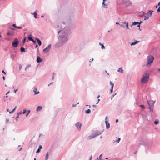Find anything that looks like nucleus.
<instances>
[{
    "mask_svg": "<svg viewBox=\"0 0 160 160\" xmlns=\"http://www.w3.org/2000/svg\"><path fill=\"white\" fill-rule=\"evenodd\" d=\"M148 60L147 62V65L148 66H150L151 64L153 62L154 60V57L153 56H148L147 57Z\"/></svg>",
    "mask_w": 160,
    "mask_h": 160,
    "instance_id": "nucleus-1",
    "label": "nucleus"
},
{
    "mask_svg": "<svg viewBox=\"0 0 160 160\" xmlns=\"http://www.w3.org/2000/svg\"><path fill=\"white\" fill-rule=\"evenodd\" d=\"M149 78L148 75L146 73L143 75V77L141 80V82L142 83H144L146 82L148 80Z\"/></svg>",
    "mask_w": 160,
    "mask_h": 160,
    "instance_id": "nucleus-2",
    "label": "nucleus"
},
{
    "mask_svg": "<svg viewBox=\"0 0 160 160\" xmlns=\"http://www.w3.org/2000/svg\"><path fill=\"white\" fill-rule=\"evenodd\" d=\"M148 103L149 106V108L150 109V111L151 112H152L153 110L151 108H152L155 102L152 101H148Z\"/></svg>",
    "mask_w": 160,
    "mask_h": 160,
    "instance_id": "nucleus-3",
    "label": "nucleus"
},
{
    "mask_svg": "<svg viewBox=\"0 0 160 160\" xmlns=\"http://www.w3.org/2000/svg\"><path fill=\"white\" fill-rule=\"evenodd\" d=\"M18 39L15 38L12 42V46L14 48H16L18 47Z\"/></svg>",
    "mask_w": 160,
    "mask_h": 160,
    "instance_id": "nucleus-4",
    "label": "nucleus"
},
{
    "mask_svg": "<svg viewBox=\"0 0 160 160\" xmlns=\"http://www.w3.org/2000/svg\"><path fill=\"white\" fill-rule=\"evenodd\" d=\"M99 134H98L97 132H95L94 133H93V135L89 136V139H91L93 138H94L98 136L99 135Z\"/></svg>",
    "mask_w": 160,
    "mask_h": 160,
    "instance_id": "nucleus-5",
    "label": "nucleus"
},
{
    "mask_svg": "<svg viewBox=\"0 0 160 160\" xmlns=\"http://www.w3.org/2000/svg\"><path fill=\"white\" fill-rule=\"evenodd\" d=\"M51 44L48 45V47L43 50V52L45 53L47 52L50 50V49L51 48Z\"/></svg>",
    "mask_w": 160,
    "mask_h": 160,
    "instance_id": "nucleus-6",
    "label": "nucleus"
},
{
    "mask_svg": "<svg viewBox=\"0 0 160 160\" xmlns=\"http://www.w3.org/2000/svg\"><path fill=\"white\" fill-rule=\"evenodd\" d=\"M81 124L79 122H78L76 124V126L78 129L79 130H80L81 129Z\"/></svg>",
    "mask_w": 160,
    "mask_h": 160,
    "instance_id": "nucleus-7",
    "label": "nucleus"
},
{
    "mask_svg": "<svg viewBox=\"0 0 160 160\" xmlns=\"http://www.w3.org/2000/svg\"><path fill=\"white\" fill-rule=\"evenodd\" d=\"M153 12V11L151 10H149L147 14L149 15L148 16L149 17H150L152 16V13Z\"/></svg>",
    "mask_w": 160,
    "mask_h": 160,
    "instance_id": "nucleus-8",
    "label": "nucleus"
},
{
    "mask_svg": "<svg viewBox=\"0 0 160 160\" xmlns=\"http://www.w3.org/2000/svg\"><path fill=\"white\" fill-rule=\"evenodd\" d=\"M42 61V59L39 56H38L37 58V62L38 63L41 62Z\"/></svg>",
    "mask_w": 160,
    "mask_h": 160,
    "instance_id": "nucleus-9",
    "label": "nucleus"
},
{
    "mask_svg": "<svg viewBox=\"0 0 160 160\" xmlns=\"http://www.w3.org/2000/svg\"><path fill=\"white\" fill-rule=\"evenodd\" d=\"M35 39L38 42V43L39 46H41L42 44V42L38 38H36Z\"/></svg>",
    "mask_w": 160,
    "mask_h": 160,
    "instance_id": "nucleus-10",
    "label": "nucleus"
},
{
    "mask_svg": "<svg viewBox=\"0 0 160 160\" xmlns=\"http://www.w3.org/2000/svg\"><path fill=\"white\" fill-rule=\"evenodd\" d=\"M37 90V88H34V89L33 90V91L35 92L34 94H38L39 93V91L37 92L36 91Z\"/></svg>",
    "mask_w": 160,
    "mask_h": 160,
    "instance_id": "nucleus-11",
    "label": "nucleus"
},
{
    "mask_svg": "<svg viewBox=\"0 0 160 160\" xmlns=\"http://www.w3.org/2000/svg\"><path fill=\"white\" fill-rule=\"evenodd\" d=\"M105 123L106 124V128L108 129V128L110 127V124L109 123H108V121L107 120H105Z\"/></svg>",
    "mask_w": 160,
    "mask_h": 160,
    "instance_id": "nucleus-12",
    "label": "nucleus"
},
{
    "mask_svg": "<svg viewBox=\"0 0 160 160\" xmlns=\"http://www.w3.org/2000/svg\"><path fill=\"white\" fill-rule=\"evenodd\" d=\"M126 4V5L128 6L131 5L132 4V3L131 2L128 1L127 2Z\"/></svg>",
    "mask_w": 160,
    "mask_h": 160,
    "instance_id": "nucleus-13",
    "label": "nucleus"
},
{
    "mask_svg": "<svg viewBox=\"0 0 160 160\" xmlns=\"http://www.w3.org/2000/svg\"><path fill=\"white\" fill-rule=\"evenodd\" d=\"M42 107L40 106H38L37 107V108L36 109V111H39L41 110L42 109Z\"/></svg>",
    "mask_w": 160,
    "mask_h": 160,
    "instance_id": "nucleus-14",
    "label": "nucleus"
},
{
    "mask_svg": "<svg viewBox=\"0 0 160 160\" xmlns=\"http://www.w3.org/2000/svg\"><path fill=\"white\" fill-rule=\"evenodd\" d=\"M139 41H135L134 42H132L131 44V46H132V45H134L136 44H137L138 42H139Z\"/></svg>",
    "mask_w": 160,
    "mask_h": 160,
    "instance_id": "nucleus-15",
    "label": "nucleus"
},
{
    "mask_svg": "<svg viewBox=\"0 0 160 160\" xmlns=\"http://www.w3.org/2000/svg\"><path fill=\"white\" fill-rule=\"evenodd\" d=\"M118 72H120L122 73H123V69L121 68H120L118 70Z\"/></svg>",
    "mask_w": 160,
    "mask_h": 160,
    "instance_id": "nucleus-16",
    "label": "nucleus"
},
{
    "mask_svg": "<svg viewBox=\"0 0 160 160\" xmlns=\"http://www.w3.org/2000/svg\"><path fill=\"white\" fill-rule=\"evenodd\" d=\"M99 44L101 46V48L102 49H104L105 48V47L103 45V44L102 43L100 42L99 43Z\"/></svg>",
    "mask_w": 160,
    "mask_h": 160,
    "instance_id": "nucleus-17",
    "label": "nucleus"
},
{
    "mask_svg": "<svg viewBox=\"0 0 160 160\" xmlns=\"http://www.w3.org/2000/svg\"><path fill=\"white\" fill-rule=\"evenodd\" d=\"M48 153L47 152L46 155L45 156V160H48Z\"/></svg>",
    "mask_w": 160,
    "mask_h": 160,
    "instance_id": "nucleus-18",
    "label": "nucleus"
},
{
    "mask_svg": "<svg viewBox=\"0 0 160 160\" xmlns=\"http://www.w3.org/2000/svg\"><path fill=\"white\" fill-rule=\"evenodd\" d=\"M90 112H91V110L89 109H88V110H86L85 111L86 113H87V114H89V113H90Z\"/></svg>",
    "mask_w": 160,
    "mask_h": 160,
    "instance_id": "nucleus-19",
    "label": "nucleus"
},
{
    "mask_svg": "<svg viewBox=\"0 0 160 160\" xmlns=\"http://www.w3.org/2000/svg\"><path fill=\"white\" fill-rule=\"evenodd\" d=\"M159 123V121H158V119H156L154 122V123L155 124V125H157V124H158Z\"/></svg>",
    "mask_w": 160,
    "mask_h": 160,
    "instance_id": "nucleus-20",
    "label": "nucleus"
},
{
    "mask_svg": "<svg viewBox=\"0 0 160 160\" xmlns=\"http://www.w3.org/2000/svg\"><path fill=\"white\" fill-rule=\"evenodd\" d=\"M20 51L22 52H25V49L23 48H20Z\"/></svg>",
    "mask_w": 160,
    "mask_h": 160,
    "instance_id": "nucleus-21",
    "label": "nucleus"
},
{
    "mask_svg": "<svg viewBox=\"0 0 160 160\" xmlns=\"http://www.w3.org/2000/svg\"><path fill=\"white\" fill-rule=\"evenodd\" d=\"M30 36H29V37H28V39L30 40V41H32L33 40V39L32 38V37H30Z\"/></svg>",
    "mask_w": 160,
    "mask_h": 160,
    "instance_id": "nucleus-22",
    "label": "nucleus"
},
{
    "mask_svg": "<svg viewBox=\"0 0 160 160\" xmlns=\"http://www.w3.org/2000/svg\"><path fill=\"white\" fill-rule=\"evenodd\" d=\"M110 85L112 86L111 88H113V86H114V85H113V83H112V82L111 81H110Z\"/></svg>",
    "mask_w": 160,
    "mask_h": 160,
    "instance_id": "nucleus-23",
    "label": "nucleus"
},
{
    "mask_svg": "<svg viewBox=\"0 0 160 160\" xmlns=\"http://www.w3.org/2000/svg\"><path fill=\"white\" fill-rule=\"evenodd\" d=\"M16 107H16H16H15V108L14 109H13V110H12V111H11V112H10V113H13V112L15 110V109H16Z\"/></svg>",
    "mask_w": 160,
    "mask_h": 160,
    "instance_id": "nucleus-24",
    "label": "nucleus"
},
{
    "mask_svg": "<svg viewBox=\"0 0 160 160\" xmlns=\"http://www.w3.org/2000/svg\"><path fill=\"white\" fill-rule=\"evenodd\" d=\"M138 24H139V22H134L133 23V25H136Z\"/></svg>",
    "mask_w": 160,
    "mask_h": 160,
    "instance_id": "nucleus-25",
    "label": "nucleus"
},
{
    "mask_svg": "<svg viewBox=\"0 0 160 160\" xmlns=\"http://www.w3.org/2000/svg\"><path fill=\"white\" fill-rule=\"evenodd\" d=\"M33 15H34V17L35 18H37V17H36V16L37 15V14L36 13V12H35V13H34L33 14Z\"/></svg>",
    "mask_w": 160,
    "mask_h": 160,
    "instance_id": "nucleus-26",
    "label": "nucleus"
},
{
    "mask_svg": "<svg viewBox=\"0 0 160 160\" xmlns=\"http://www.w3.org/2000/svg\"><path fill=\"white\" fill-rule=\"evenodd\" d=\"M30 66V65H27L26 67L25 68V70L28 68Z\"/></svg>",
    "mask_w": 160,
    "mask_h": 160,
    "instance_id": "nucleus-27",
    "label": "nucleus"
},
{
    "mask_svg": "<svg viewBox=\"0 0 160 160\" xmlns=\"http://www.w3.org/2000/svg\"><path fill=\"white\" fill-rule=\"evenodd\" d=\"M140 107H141L142 108H144V109L145 108L144 106L143 105H140Z\"/></svg>",
    "mask_w": 160,
    "mask_h": 160,
    "instance_id": "nucleus-28",
    "label": "nucleus"
},
{
    "mask_svg": "<svg viewBox=\"0 0 160 160\" xmlns=\"http://www.w3.org/2000/svg\"><path fill=\"white\" fill-rule=\"evenodd\" d=\"M149 19V17H147L146 16H145L144 17V20H146V19Z\"/></svg>",
    "mask_w": 160,
    "mask_h": 160,
    "instance_id": "nucleus-29",
    "label": "nucleus"
},
{
    "mask_svg": "<svg viewBox=\"0 0 160 160\" xmlns=\"http://www.w3.org/2000/svg\"><path fill=\"white\" fill-rule=\"evenodd\" d=\"M26 112V109H24L23 110V112H22V113L23 114H25Z\"/></svg>",
    "mask_w": 160,
    "mask_h": 160,
    "instance_id": "nucleus-30",
    "label": "nucleus"
},
{
    "mask_svg": "<svg viewBox=\"0 0 160 160\" xmlns=\"http://www.w3.org/2000/svg\"><path fill=\"white\" fill-rule=\"evenodd\" d=\"M42 148V146L41 145H40L39 146V148H38V149L40 150Z\"/></svg>",
    "mask_w": 160,
    "mask_h": 160,
    "instance_id": "nucleus-31",
    "label": "nucleus"
},
{
    "mask_svg": "<svg viewBox=\"0 0 160 160\" xmlns=\"http://www.w3.org/2000/svg\"><path fill=\"white\" fill-rule=\"evenodd\" d=\"M106 1V0H103V3H102V4L103 5H104V6H106V5L104 3V2Z\"/></svg>",
    "mask_w": 160,
    "mask_h": 160,
    "instance_id": "nucleus-32",
    "label": "nucleus"
},
{
    "mask_svg": "<svg viewBox=\"0 0 160 160\" xmlns=\"http://www.w3.org/2000/svg\"><path fill=\"white\" fill-rule=\"evenodd\" d=\"M125 23L126 24V27H127V29L128 28V23H126V22H125Z\"/></svg>",
    "mask_w": 160,
    "mask_h": 160,
    "instance_id": "nucleus-33",
    "label": "nucleus"
},
{
    "mask_svg": "<svg viewBox=\"0 0 160 160\" xmlns=\"http://www.w3.org/2000/svg\"><path fill=\"white\" fill-rule=\"evenodd\" d=\"M120 139H121L120 138H119L118 139V140L117 141H116L115 142H119L120 141Z\"/></svg>",
    "mask_w": 160,
    "mask_h": 160,
    "instance_id": "nucleus-34",
    "label": "nucleus"
},
{
    "mask_svg": "<svg viewBox=\"0 0 160 160\" xmlns=\"http://www.w3.org/2000/svg\"><path fill=\"white\" fill-rule=\"evenodd\" d=\"M16 28H18L19 29H21L22 28V27H16Z\"/></svg>",
    "mask_w": 160,
    "mask_h": 160,
    "instance_id": "nucleus-35",
    "label": "nucleus"
},
{
    "mask_svg": "<svg viewBox=\"0 0 160 160\" xmlns=\"http://www.w3.org/2000/svg\"><path fill=\"white\" fill-rule=\"evenodd\" d=\"M7 35H12V34H11L10 32H8L7 33Z\"/></svg>",
    "mask_w": 160,
    "mask_h": 160,
    "instance_id": "nucleus-36",
    "label": "nucleus"
},
{
    "mask_svg": "<svg viewBox=\"0 0 160 160\" xmlns=\"http://www.w3.org/2000/svg\"><path fill=\"white\" fill-rule=\"evenodd\" d=\"M102 154H101L99 156V159H100V160H101V159L102 158Z\"/></svg>",
    "mask_w": 160,
    "mask_h": 160,
    "instance_id": "nucleus-37",
    "label": "nucleus"
},
{
    "mask_svg": "<svg viewBox=\"0 0 160 160\" xmlns=\"http://www.w3.org/2000/svg\"><path fill=\"white\" fill-rule=\"evenodd\" d=\"M157 11L158 12H160V7H159L157 10Z\"/></svg>",
    "mask_w": 160,
    "mask_h": 160,
    "instance_id": "nucleus-38",
    "label": "nucleus"
},
{
    "mask_svg": "<svg viewBox=\"0 0 160 160\" xmlns=\"http://www.w3.org/2000/svg\"><path fill=\"white\" fill-rule=\"evenodd\" d=\"M26 38H24L23 40V43H24L25 42V41H26Z\"/></svg>",
    "mask_w": 160,
    "mask_h": 160,
    "instance_id": "nucleus-39",
    "label": "nucleus"
},
{
    "mask_svg": "<svg viewBox=\"0 0 160 160\" xmlns=\"http://www.w3.org/2000/svg\"><path fill=\"white\" fill-rule=\"evenodd\" d=\"M40 149H38L36 152V153H38L40 152Z\"/></svg>",
    "mask_w": 160,
    "mask_h": 160,
    "instance_id": "nucleus-40",
    "label": "nucleus"
},
{
    "mask_svg": "<svg viewBox=\"0 0 160 160\" xmlns=\"http://www.w3.org/2000/svg\"><path fill=\"white\" fill-rule=\"evenodd\" d=\"M12 26L14 27V28H16V27H17V26H16V25L15 24H13L12 25Z\"/></svg>",
    "mask_w": 160,
    "mask_h": 160,
    "instance_id": "nucleus-41",
    "label": "nucleus"
},
{
    "mask_svg": "<svg viewBox=\"0 0 160 160\" xmlns=\"http://www.w3.org/2000/svg\"><path fill=\"white\" fill-rule=\"evenodd\" d=\"M30 112V110H28L27 112V113H28V114Z\"/></svg>",
    "mask_w": 160,
    "mask_h": 160,
    "instance_id": "nucleus-42",
    "label": "nucleus"
},
{
    "mask_svg": "<svg viewBox=\"0 0 160 160\" xmlns=\"http://www.w3.org/2000/svg\"><path fill=\"white\" fill-rule=\"evenodd\" d=\"M2 72L5 75L6 74V72L4 71L3 70L2 71Z\"/></svg>",
    "mask_w": 160,
    "mask_h": 160,
    "instance_id": "nucleus-43",
    "label": "nucleus"
},
{
    "mask_svg": "<svg viewBox=\"0 0 160 160\" xmlns=\"http://www.w3.org/2000/svg\"><path fill=\"white\" fill-rule=\"evenodd\" d=\"M113 88H111V90H110V91H111V92H112V91H113Z\"/></svg>",
    "mask_w": 160,
    "mask_h": 160,
    "instance_id": "nucleus-44",
    "label": "nucleus"
},
{
    "mask_svg": "<svg viewBox=\"0 0 160 160\" xmlns=\"http://www.w3.org/2000/svg\"><path fill=\"white\" fill-rule=\"evenodd\" d=\"M53 83V82H51V83H50L48 85V86H49L50 85H51V84H52Z\"/></svg>",
    "mask_w": 160,
    "mask_h": 160,
    "instance_id": "nucleus-45",
    "label": "nucleus"
},
{
    "mask_svg": "<svg viewBox=\"0 0 160 160\" xmlns=\"http://www.w3.org/2000/svg\"><path fill=\"white\" fill-rule=\"evenodd\" d=\"M32 41V42H33L34 43H36V41L35 40H33H33Z\"/></svg>",
    "mask_w": 160,
    "mask_h": 160,
    "instance_id": "nucleus-46",
    "label": "nucleus"
},
{
    "mask_svg": "<svg viewBox=\"0 0 160 160\" xmlns=\"http://www.w3.org/2000/svg\"><path fill=\"white\" fill-rule=\"evenodd\" d=\"M100 99H98V102L97 103H96L97 104L98 103V102H99L100 101Z\"/></svg>",
    "mask_w": 160,
    "mask_h": 160,
    "instance_id": "nucleus-47",
    "label": "nucleus"
},
{
    "mask_svg": "<svg viewBox=\"0 0 160 160\" xmlns=\"http://www.w3.org/2000/svg\"><path fill=\"white\" fill-rule=\"evenodd\" d=\"M92 106L94 107H96V105H92Z\"/></svg>",
    "mask_w": 160,
    "mask_h": 160,
    "instance_id": "nucleus-48",
    "label": "nucleus"
},
{
    "mask_svg": "<svg viewBox=\"0 0 160 160\" xmlns=\"http://www.w3.org/2000/svg\"><path fill=\"white\" fill-rule=\"evenodd\" d=\"M118 119H117L116 120V123H117V122H118Z\"/></svg>",
    "mask_w": 160,
    "mask_h": 160,
    "instance_id": "nucleus-49",
    "label": "nucleus"
},
{
    "mask_svg": "<svg viewBox=\"0 0 160 160\" xmlns=\"http://www.w3.org/2000/svg\"><path fill=\"white\" fill-rule=\"evenodd\" d=\"M22 113V111H21L19 113V114H21Z\"/></svg>",
    "mask_w": 160,
    "mask_h": 160,
    "instance_id": "nucleus-50",
    "label": "nucleus"
},
{
    "mask_svg": "<svg viewBox=\"0 0 160 160\" xmlns=\"http://www.w3.org/2000/svg\"><path fill=\"white\" fill-rule=\"evenodd\" d=\"M92 156H91L90 158V159L89 160H92Z\"/></svg>",
    "mask_w": 160,
    "mask_h": 160,
    "instance_id": "nucleus-51",
    "label": "nucleus"
},
{
    "mask_svg": "<svg viewBox=\"0 0 160 160\" xmlns=\"http://www.w3.org/2000/svg\"><path fill=\"white\" fill-rule=\"evenodd\" d=\"M5 77L4 76H3V77H2V78H3V80H5Z\"/></svg>",
    "mask_w": 160,
    "mask_h": 160,
    "instance_id": "nucleus-52",
    "label": "nucleus"
},
{
    "mask_svg": "<svg viewBox=\"0 0 160 160\" xmlns=\"http://www.w3.org/2000/svg\"><path fill=\"white\" fill-rule=\"evenodd\" d=\"M10 91H8L6 93V95H7L9 93Z\"/></svg>",
    "mask_w": 160,
    "mask_h": 160,
    "instance_id": "nucleus-53",
    "label": "nucleus"
},
{
    "mask_svg": "<svg viewBox=\"0 0 160 160\" xmlns=\"http://www.w3.org/2000/svg\"><path fill=\"white\" fill-rule=\"evenodd\" d=\"M99 97H100V95H99L97 96V98H98Z\"/></svg>",
    "mask_w": 160,
    "mask_h": 160,
    "instance_id": "nucleus-54",
    "label": "nucleus"
},
{
    "mask_svg": "<svg viewBox=\"0 0 160 160\" xmlns=\"http://www.w3.org/2000/svg\"><path fill=\"white\" fill-rule=\"evenodd\" d=\"M142 21H140V23H139V24H140V23H142Z\"/></svg>",
    "mask_w": 160,
    "mask_h": 160,
    "instance_id": "nucleus-55",
    "label": "nucleus"
},
{
    "mask_svg": "<svg viewBox=\"0 0 160 160\" xmlns=\"http://www.w3.org/2000/svg\"><path fill=\"white\" fill-rule=\"evenodd\" d=\"M76 106V105H73L72 106L73 107H74Z\"/></svg>",
    "mask_w": 160,
    "mask_h": 160,
    "instance_id": "nucleus-56",
    "label": "nucleus"
},
{
    "mask_svg": "<svg viewBox=\"0 0 160 160\" xmlns=\"http://www.w3.org/2000/svg\"><path fill=\"white\" fill-rule=\"evenodd\" d=\"M6 122H7L8 121V119H6Z\"/></svg>",
    "mask_w": 160,
    "mask_h": 160,
    "instance_id": "nucleus-57",
    "label": "nucleus"
},
{
    "mask_svg": "<svg viewBox=\"0 0 160 160\" xmlns=\"http://www.w3.org/2000/svg\"><path fill=\"white\" fill-rule=\"evenodd\" d=\"M38 46V45H36V47H35V48H36Z\"/></svg>",
    "mask_w": 160,
    "mask_h": 160,
    "instance_id": "nucleus-58",
    "label": "nucleus"
},
{
    "mask_svg": "<svg viewBox=\"0 0 160 160\" xmlns=\"http://www.w3.org/2000/svg\"><path fill=\"white\" fill-rule=\"evenodd\" d=\"M54 78V75L52 77V79H53Z\"/></svg>",
    "mask_w": 160,
    "mask_h": 160,
    "instance_id": "nucleus-59",
    "label": "nucleus"
},
{
    "mask_svg": "<svg viewBox=\"0 0 160 160\" xmlns=\"http://www.w3.org/2000/svg\"><path fill=\"white\" fill-rule=\"evenodd\" d=\"M22 149V148H21L19 150V151H20V150H21Z\"/></svg>",
    "mask_w": 160,
    "mask_h": 160,
    "instance_id": "nucleus-60",
    "label": "nucleus"
},
{
    "mask_svg": "<svg viewBox=\"0 0 160 160\" xmlns=\"http://www.w3.org/2000/svg\"><path fill=\"white\" fill-rule=\"evenodd\" d=\"M61 31H60H60H58V33H60Z\"/></svg>",
    "mask_w": 160,
    "mask_h": 160,
    "instance_id": "nucleus-61",
    "label": "nucleus"
},
{
    "mask_svg": "<svg viewBox=\"0 0 160 160\" xmlns=\"http://www.w3.org/2000/svg\"><path fill=\"white\" fill-rule=\"evenodd\" d=\"M107 116L106 117V118H105L106 120H106L107 119Z\"/></svg>",
    "mask_w": 160,
    "mask_h": 160,
    "instance_id": "nucleus-62",
    "label": "nucleus"
},
{
    "mask_svg": "<svg viewBox=\"0 0 160 160\" xmlns=\"http://www.w3.org/2000/svg\"><path fill=\"white\" fill-rule=\"evenodd\" d=\"M138 27H140V24H139V25L138 26Z\"/></svg>",
    "mask_w": 160,
    "mask_h": 160,
    "instance_id": "nucleus-63",
    "label": "nucleus"
},
{
    "mask_svg": "<svg viewBox=\"0 0 160 160\" xmlns=\"http://www.w3.org/2000/svg\"><path fill=\"white\" fill-rule=\"evenodd\" d=\"M34 160H36L35 158H34Z\"/></svg>",
    "mask_w": 160,
    "mask_h": 160,
    "instance_id": "nucleus-64",
    "label": "nucleus"
}]
</instances>
